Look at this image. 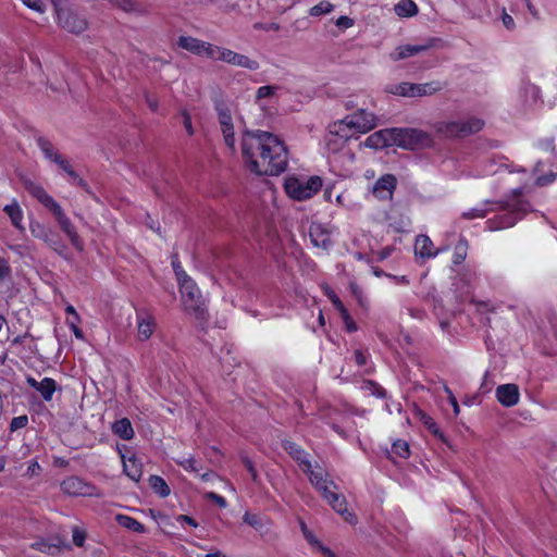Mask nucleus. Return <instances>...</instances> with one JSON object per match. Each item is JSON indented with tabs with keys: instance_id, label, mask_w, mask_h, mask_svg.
<instances>
[{
	"instance_id": "obj_30",
	"label": "nucleus",
	"mask_w": 557,
	"mask_h": 557,
	"mask_svg": "<svg viewBox=\"0 0 557 557\" xmlns=\"http://www.w3.org/2000/svg\"><path fill=\"white\" fill-rule=\"evenodd\" d=\"M115 520L121 527H124L133 532L145 533V531H146V528L143 523H140L138 520H136L129 516L117 515L115 517Z\"/></svg>"
},
{
	"instance_id": "obj_64",
	"label": "nucleus",
	"mask_w": 557,
	"mask_h": 557,
	"mask_svg": "<svg viewBox=\"0 0 557 557\" xmlns=\"http://www.w3.org/2000/svg\"><path fill=\"white\" fill-rule=\"evenodd\" d=\"M524 2H525V5H527L528 11L530 12V14H531L534 18L539 20V18H540V13H539V11L535 9V7L532 4L531 0H524Z\"/></svg>"
},
{
	"instance_id": "obj_29",
	"label": "nucleus",
	"mask_w": 557,
	"mask_h": 557,
	"mask_svg": "<svg viewBox=\"0 0 557 557\" xmlns=\"http://www.w3.org/2000/svg\"><path fill=\"white\" fill-rule=\"evenodd\" d=\"M36 391L40 393L41 397L46 401H50L52 399L53 393L57 391V382L51 377H44Z\"/></svg>"
},
{
	"instance_id": "obj_23",
	"label": "nucleus",
	"mask_w": 557,
	"mask_h": 557,
	"mask_svg": "<svg viewBox=\"0 0 557 557\" xmlns=\"http://www.w3.org/2000/svg\"><path fill=\"white\" fill-rule=\"evenodd\" d=\"M36 237L41 238L50 248H52L60 256L65 255V244L57 234L52 233L51 231H47L46 228L40 227V233L36 234Z\"/></svg>"
},
{
	"instance_id": "obj_33",
	"label": "nucleus",
	"mask_w": 557,
	"mask_h": 557,
	"mask_svg": "<svg viewBox=\"0 0 557 557\" xmlns=\"http://www.w3.org/2000/svg\"><path fill=\"white\" fill-rule=\"evenodd\" d=\"M37 145L45 154V157L51 160L52 162H55V157H61V154L54 150L52 143L46 137H38Z\"/></svg>"
},
{
	"instance_id": "obj_27",
	"label": "nucleus",
	"mask_w": 557,
	"mask_h": 557,
	"mask_svg": "<svg viewBox=\"0 0 557 557\" xmlns=\"http://www.w3.org/2000/svg\"><path fill=\"white\" fill-rule=\"evenodd\" d=\"M329 298L332 301V304L334 305V307L339 311V313L345 322L347 331L349 333L357 331V325H356L355 321L352 320L348 310L346 309L344 304L341 301V299L337 297V295L332 293L329 295Z\"/></svg>"
},
{
	"instance_id": "obj_26",
	"label": "nucleus",
	"mask_w": 557,
	"mask_h": 557,
	"mask_svg": "<svg viewBox=\"0 0 557 557\" xmlns=\"http://www.w3.org/2000/svg\"><path fill=\"white\" fill-rule=\"evenodd\" d=\"M122 459L124 473L133 481L138 482L143 473L141 462L135 456H132L128 459H125L124 456H122Z\"/></svg>"
},
{
	"instance_id": "obj_49",
	"label": "nucleus",
	"mask_w": 557,
	"mask_h": 557,
	"mask_svg": "<svg viewBox=\"0 0 557 557\" xmlns=\"http://www.w3.org/2000/svg\"><path fill=\"white\" fill-rule=\"evenodd\" d=\"M23 3L32 10H35L39 13L45 11V4L41 0H22Z\"/></svg>"
},
{
	"instance_id": "obj_43",
	"label": "nucleus",
	"mask_w": 557,
	"mask_h": 557,
	"mask_svg": "<svg viewBox=\"0 0 557 557\" xmlns=\"http://www.w3.org/2000/svg\"><path fill=\"white\" fill-rule=\"evenodd\" d=\"M242 459V462L243 465L245 466V468L247 469V471L249 472L251 479L253 482H258V472H257V469L253 465V462L250 460V458L248 456H242L240 457Z\"/></svg>"
},
{
	"instance_id": "obj_6",
	"label": "nucleus",
	"mask_w": 557,
	"mask_h": 557,
	"mask_svg": "<svg viewBox=\"0 0 557 557\" xmlns=\"http://www.w3.org/2000/svg\"><path fill=\"white\" fill-rule=\"evenodd\" d=\"M57 17L59 25L73 34H82L87 29L88 23L86 18L78 14V12L70 4L62 2H54Z\"/></svg>"
},
{
	"instance_id": "obj_11",
	"label": "nucleus",
	"mask_w": 557,
	"mask_h": 557,
	"mask_svg": "<svg viewBox=\"0 0 557 557\" xmlns=\"http://www.w3.org/2000/svg\"><path fill=\"white\" fill-rule=\"evenodd\" d=\"M213 59L222 60L228 64L237 65L250 71H257L259 69V63L256 60H251L247 55L225 48L218 47V51H215V58Z\"/></svg>"
},
{
	"instance_id": "obj_47",
	"label": "nucleus",
	"mask_w": 557,
	"mask_h": 557,
	"mask_svg": "<svg viewBox=\"0 0 557 557\" xmlns=\"http://www.w3.org/2000/svg\"><path fill=\"white\" fill-rule=\"evenodd\" d=\"M172 265H173V270L175 272L177 282H181L183 278L189 277L186 274V272L183 270V268L181 267V263H180L176 255L173 256V258H172Z\"/></svg>"
},
{
	"instance_id": "obj_15",
	"label": "nucleus",
	"mask_w": 557,
	"mask_h": 557,
	"mask_svg": "<svg viewBox=\"0 0 557 557\" xmlns=\"http://www.w3.org/2000/svg\"><path fill=\"white\" fill-rule=\"evenodd\" d=\"M396 177L393 174H385L380 177L373 186V195L381 200L391 199L396 188Z\"/></svg>"
},
{
	"instance_id": "obj_54",
	"label": "nucleus",
	"mask_w": 557,
	"mask_h": 557,
	"mask_svg": "<svg viewBox=\"0 0 557 557\" xmlns=\"http://www.w3.org/2000/svg\"><path fill=\"white\" fill-rule=\"evenodd\" d=\"M33 547L40 552H44V553H51V548H57V545H51L45 541H40V542L34 543Z\"/></svg>"
},
{
	"instance_id": "obj_14",
	"label": "nucleus",
	"mask_w": 557,
	"mask_h": 557,
	"mask_svg": "<svg viewBox=\"0 0 557 557\" xmlns=\"http://www.w3.org/2000/svg\"><path fill=\"white\" fill-rule=\"evenodd\" d=\"M216 110L225 144L232 150H235L234 126L232 122L231 112L226 107L222 104L219 106Z\"/></svg>"
},
{
	"instance_id": "obj_9",
	"label": "nucleus",
	"mask_w": 557,
	"mask_h": 557,
	"mask_svg": "<svg viewBox=\"0 0 557 557\" xmlns=\"http://www.w3.org/2000/svg\"><path fill=\"white\" fill-rule=\"evenodd\" d=\"M177 45L182 49H185L197 55H206L210 59L215 58V51H218L216 46L190 36H181L178 38Z\"/></svg>"
},
{
	"instance_id": "obj_20",
	"label": "nucleus",
	"mask_w": 557,
	"mask_h": 557,
	"mask_svg": "<svg viewBox=\"0 0 557 557\" xmlns=\"http://www.w3.org/2000/svg\"><path fill=\"white\" fill-rule=\"evenodd\" d=\"M364 145L373 149H383L392 145V128L380 129L371 134Z\"/></svg>"
},
{
	"instance_id": "obj_3",
	"label": "nucleus",
	"mask_w": 557,
	"mask_h": 557,
	"mask_svg": "<svg viewBox=\"0 0 557 557\" xmlns=\"http://www.w3.org/2000/svg\"><path fill=\"white\" fill-rule=\"evenodd\" d=\"M433 138L422 129L392 127V145L406 150H419L433 146Z\"/></svg>"
},
{
	"instance_id": "obj_60",
	"label": "nucleus",
	"mask_w": 557,
	"mask_h": 557,
	"mask_svg": "<svg viewBox=\"0 0 557 557\" xmlns=\"http://www.w3.org/2000/svg\"><path fill=\"white\" fill-rule=\"evenodd\" d=\"M183 116H184L183 124H184V127H185L186 132L189 135H193L194 134V129H193V124H191L190 115L187 112H184Z\"/></svg>"
},
{
	"instance_id": "obj_59",
	"label": "nucleus",
	"mask_w": 557,
	"mask_h": 557,
	"mask_svg": "<svg viewBox=\"0 0 557 557\" xmlns=\"http://www.w3.org/2000/svg\"><path fill=\"white\" fill-rule=\"evenodd\" d=\"M424 424L428 426V429L435 435L440 434L442 436V434L440 433L438 431V428L436 425V423L432 420V418L430 417H424Z\"/></svg>"
},
{
	"instance_id": "obj_18",
	"label": "nucleus",
	"mask_w": 557,
	"mask_h": 557,
	"mask_svg": "<svg viewBox=\"0 0 557 557\" xmlns=\"http://www.w3.org/2000/svg\"><path fill=\"white\" fill-rule=\"evenodd\" d=\"M282 447L288 455L302 467L304 472H308L312 468L310 461L307 459L306 451L296 443L292 441H283Z\"/></svg>"
},
{
	"instance_id": "obj_45",
	"label": "nucleus",
	"mask_w": 557,
	"mask_h": 557,
	"mask_svg": "<svg viewBox=\"0 0 557 557\" xmlns=\"http://www.w3.org/2000/svg\"><path fill=\"white\" fill-rule=\"evenodd\" d=\"M178 463L185 470L193 471V472H198L201 469V466H199L198 461L194 457H189L187 459L178 461Z\"/></svg>"
},
{
	"instance_id": "obj_61",
	"label": "nucleus",
	"mask_w": 557,
	"mask_h": 557,
	"mask_svg": "<svg viewBox=\"0 0 557 557\" xmlns=\"http://www.w3.org/2000/svg\"><path fill=\"white\" fill-rule=\"evenodd\" d=\"M176 520L178 522H186L187 524H189L190 527H194V528L198 527L197 521L187 515H180V516H177Z\"/></svg>"
},
{
	"instance_id": "obj_7",
	"label": "nucleus",
	"mask_w": 557,
	"mask_h": 557,
	"mask_svg": "<svg viewBox=\"0 0 557 557\" xmlns=\"http://www.w3.org/2000/svg\"><path fill=\"white\" fill-rule=\"evenodd\" d=\"M322 187L319 176H311L306 182L298 178H288L285 183L286 193L296 200H306L317 194Z\"/></svg>"
},
{
	"instance_id": "obj_56",
	"label": "nucleus",
	"mask_w": 557,
	"mask_h": 557,
	"mask_svg": "<svg viewBox=\"0 0 557 557\" xmlns=\"http://www.w3.org/2000/svg\"><path fill=\"white\" fill-rule=\"evenodd\" d=\"M66 174L73 170L72 165L70 164V162L63 157H55V162Z\"/></svg>"
},
{
	"instance_id": "obj_17",
	"label": "nucleus",
	"mask_w": 557,
	"mask_h": 557,
	"mask_svg": "<svg viewBox=\"0 0 557 557\" xmlns=\"http://www.w3.org/2000/svg\"><path fill=\"white\" fill-rule=\"evenodd\" d=\"M311 243L322 249H329L332 246V239L327 230L320 223H312L309 228Z\"/></svg>"
},
{
	"instance_id": "obj_37",
	"label": "nucleus",
	"mask_w": 557,
	"mask_h": 557,
	"mask_svg": "<svg viewBox=\"0 0 557 557\" xmlns=\"http://www.w3.org/2000/svg\"><path fill=\"white\" fill-rule=\"evenodd\" d=\"M468 242L465 238H460L455 246L454 260L455 264H460L467 257Z\"/></svg>"
},
{
	"instance_id": "obj_48",
	"label": "nucleus",
	"mask_w": 557,
	"mask_h": 557,
	"mask_svg": "<svg viewBox=\"0 0 557 557\" xmlns=\"http://www.w3.org/2000/svg\"><path fill=\"white\" fill-rule=\"evenodd\" d=\"M488 212V209H471L470 211H467L462 213V216L465 219H475V218H484Z\"/></svg>"
},
{
	"instance_id": "obj_38",
	"label": "nucleus",
	"mask_w": 557,
	"mask_h": 557,
	"mask_svg": "<svg viewBox=\"0 0 557 557\" xmlns=\"http://www.w3.org/2000/svg\"><path fill=\"white\" fill-rule=\"evenodd\" d=\"M386 91L401 96V97H411V89H410V83L409 82H403L400 84L391 85L386 88Z\"/></svg>"
},
{
	"instance_id": "obj_31",
	"label": "nucleus",
	"mask_w": 557,
	"mask_h": 557,
	"mask_svg": "<svg viewBox=\"0 0 557 557\" xmlns=\"http://www.w3.org/2000/svg\"><path fill=\"white\" fill-rule=\"evenodd\" d=\"M395 12L398 16L410 17L418 13V7L412 0H401L395 5Z\"/></svg>"
},
{
	"instance_id": "obj_41",
	"label": "nucleus",
	"mask_w": 557,
	"mask_h": 557,
	"mask_svg": "<svg viewBox=\"0 0 557 557\" xmlns=\"http://www.w3.org/2000/svg\"><path fill=\"white\" fill-rule=\"evenodd\" d=\"M243 520L245 523L249 524L250 527L255 528L256 530L262 528V520L259 515L251 513V512H245Z\"/></svg>"
},
{
	"instance_id": "obj_46",
	"label": "nucleus",
	"mask_w": 557,
	"mask_h": 557,
	"mask_svg": "<svg viewBox=\"0 0 557 557\" xmlns=\"http://www.w3.org/2000/svg\"><path fill=\"white\" fill-rule=\"evenodd\" d=\"M277 90L276 86H261L257 90V99L270 98Z\"/></svg>"
},
{
	"instance_id": "obj_24",
	"label": "nucleus",
	"mask_w": 557,
	"mask_h": 557,
	"mask_svg": "<svg viewBox=\"0 0 557 557\" xmlns=\"http://www.w3.org/2000/svg\"><path fill=\"white\" fill-rule=\"evenodd\" d=\"M444 88L440 82H429L424 84L410 83L411 97L431 96Z\"/></svg>"
},
{
	"instance_id": "obj_4",
	"label": "nucleus",
	"mask_w": 557,
	"mask_h": 557,
	"mask_svg": "<svg viewBox=\"0 0 557 557\" xmlns=\"http://www.w3.org/2000/svg\"><path fill=\"white\" fill-rule=\"evenodd\" d=\"M178 285L184 310L193 314L197 320H205L207 308L196 283L190 277H187L178 282Z\"/></svg>"
},
{
	"instance_id": "obj_2",
	"label": "nucleus",
	"mask_w": 557,
	"mask_h": 557,
	"mask_svg": "<svg viewBox=\"0 0 557 557\" xmlns=\"http://www.w3.org/2000/svg\"><path fill=\"white\" fill-rule=\"evenodd\" d=\"M375 126V115L364 110H359L335 123L334 131H331V133H335L342 138H349L354 133H368Z\"/></svg>"
},
{
	"instance_id": "obj_55",
	"label": "nucleus",
	"mask_w": 557,
	"mask_h": 557,
	"mask_svg": "<svg viewBox=\"0 0 557 557\" xmlns=\"http://www.w3.org/2000/svg\"><path fill=\"white\" fill-rule=\"evenodd\" d=\"M335 24L339 28H349L354 25V20L348 16H341L336 20Z\"/></svg>"
},
{
	"instance_id": "obj_36",
	"label": "nucleus",
	"mask_w": 557,
	"mask_h": 557,
	"mask_svg": "<svg viewBox=\"0 0 557 557\" xmlns=\"http://www.w3.org/2000/svg\"><path fill=\"white\" fill-rule=\"evenodd\" d=\"M307 473H309V480L317 490L326 483L334 484L332 481L327 480V473L322 469L312 470L310 468Z\"/></svg>"
},
{
	"instance_id": "obj_16",
	"label": "nucleus",
	"mask_w": 557,
	"mask_h": 557,
	"mask_svg": "<svg viewBox=\"0 0 557 557\" xmlns=\"http://www.w3.org/2000/svg\"><path fill=\"white\" fill-rule=\"evenodd\" d=\"M497 400L505 407H512L519 401V388L516 384H503L496 388Z\"/></svg>"
},
{
	"instance_id": "obj_10",
	"label": "nucleus",
	"mask_w": 557,
	"mask_h": 557,
	"mask_svg": "<svg viewBox=\"0 0 557 557\" xmlns=\"http://www.w3.org/2000/svg\"><path fill=\"white\" fill-rule=\"evenodd\" d=\"M55 218L61 230L66 234L71 244L79 251L84 248V243L76 232L75 226L72 224L70 219L65 215L63 209L58 205L53 210L50 211Z\"/></svg>"
},
{
	"instance_id": "obj_28",
	"label": "nucleus",
	"mask_w": 557,
	"mask_h": 557,
	"mask_svg": "<svg viewBox=\"0 0 557 557\" xmlns=\"http://www.w3.org/2000/svg\"><path fill=\"white\" fill-rule=\"evenodd\" d=\"M112 432L124 441H129L134 436V429L127 418L116 420L112 425Z\"/></svg>"
},
{
	"instance_id": "obj_63",
	"label": "nucleus",
	"mask_w": 557,
	"mask_h": 557,
	"mask_svg": "<svg viewBox=\"0 0 557 557\" xmlns=\"http://www.w3.org/2000/svg\"><path fill=\"white\" fill-rule=\"evenodd\" d=\"M354 357H355V361L358 366H364L367 363V357L364 356V354L361 351V350H356L355 354H354Z\"/></svg>"
},
{
	"instance_id": "obj_39",
	"label": "nucleus",
	"mask_w": 557,
	"mask_h": 557,
	"mask_svg": "<svg viewBox=\"0 0 557 557\" xmlns=\"http://www.w3.org/2000/svg\"><path fill=\"white\" fill-rule=\"evenodd\" d=\"M392 450L400 458H408L410 455L409 445L406 441L397 440L393 443Z\"/></svg>"
},
{
	"instance_id": "obj_53",
	"label": "nucleus",
	"mask_w": 557,
	"mask_h": 557,
	"mask_svg": "<svg viewBox=\"0 0 557 557\" xmlns=\"http://www.w3.org/2000/svg\"><path fill=\"white\" fill-rule=\"evenodd\" d=\"M207 497L209 499L213 500L219 507H221V508L226 507V500L223 496H221L216 493L210 492L207 494Z\"/></svg>"
},
{
	"instance_id": "obj_22",
	"label": "nucleus",
	"mask_w": 557,
	"mask_h": 557,
	"mask_svg": "<svg viewBox=\"0 0 557 557\" xmlns=\"http://www.w3.org/2000/svg\"><path fill=\"white\" fill-rule=\"evenodd\" d=\"M137 324H138V338L140 341H147L153 333L156 322L154 318L148 314L147 312L137 313Z\"/></svg>"
},
{
	"instance_id": "obj_34",
	"label": "nucleus",
	"mask_w": 557,
	"mask_h": 557,
	"mask_svg": "<svg viewBox=\"0 0 557 557\" xmlns=\"http://www.w3.org/2000/svg\"><path fill=\"white\" fill-rule=\"evenodd\" d=\"M3 210L9 215L12 224L15 227H21L22 210L18 203L14 200L12 203L7 205Z\"/></svg>"
},
{
	"instance_id": "obj_62",
	"label": "nucleus",
	"mask_w": 557,
	"mask_h": 557,
	"mask_svg": "<svg viewBox=\"0 0 557 557\" xmlns=\"http://www.w3.org/2000/svg\"><path fill=\"white\" fill-rule=\"evenodd\" d=\"M446 392L448 393L449 403L453 406L454 413L457 416L460 411L458 401L450 389L446 388Z\"/></svg>"
},
{
	"instance_id": "obj_13",
	"label": "nucleus",
	"mask_w": 557,
	"mask_h": 557,
	"mask_svg": "<svg viewBox=\"0 0 557 557\" xmlns=\"http://www.w3.org/2000/svg\"><path fill=\"white\" fill-rule=\"evenodd\" d=\"M61 488L64 493L72 496H91L95 486L86 483L78 476H69L61 483Z\"/></svg>"
},
{
	"instance_id": "obj_52",
	"label": "nucleus",
	"mask_w": 557,
	"mask_h": 557,
	"mask_svg": "<svg viewBox=\"0 0 557 557\" xmlns=\"http://www.w3.org/2000/svg\"><path fill=\"white\" fill-rule=\"evenodd\" d=\"M253 27L256 29H263L265 32H270V30L277 32L281 28L280 24H277V23H269V24L256 23L253 25Z\"/></svg>"
},
{
	"instance_id": "obj_57",
	"label": "nucleus",
	"mask_w": 557,
	"mask_h": 557,
	"mask_svg": "<svg viewBox=\"0 0 557 557\" xmlns=\"http://www.w3.org/2000/svg\"><path fill=\"white\" fill-rule=\"evenodd\" d=\"M502 21L507 29L512 30L515 28V21L512 16L506 13L505 11L503 12Z\"/></svg>"
},
{
	"instance_id": "obj_44",
	"label": "nucleus",
	"mask_w": 557,
	"mask_h": 557,
	"mask_svg": "<svg viewBox=\"0 0 557 557\" xmlns=\"http://www.w3.org/2000/svg\"><path fill=\"white\" fill-rule=\"evenodd\" d=\"M28 424V417L26 414L14 417L10 423V430L12 432L23 429Z\"/></svg>"
},
{
	"instance_id": "obj_21",
	"label": "nucleus",
	"mask_w": 557,
	"mask_h": 557,
	"mask_svg": "<svg viewBox=\"0 0 557 557\" xmlns=\"http://www.w3.org/2000/svg\"><path fill=\"white\" fill-rule=\"evenodd\" d=\"M327 503L332 506V508L342 515L345 520L349 523H355L357 518L354 513L349 512L347 509V503L344 495L335 493L330 495Z\"/></svg>"
},
{
	"instance_id": "obj_51",
	"label": "nucleus",
	"mask_w": 557,
	"mask_h": 557,
	"mask_svg": "<svg viewBox=\"0 0 557 557\" xmlns=\"http://www.w3.org/2000/svg\"><path fill=\"white\" fill-rule=\"evenodd\" d=\"M86 534L78 529L73 530V542L76 546L82 547L84 545Z\"/></svg>"
},
{
	"instance_id": "obj_40",
	"label": "nucleus",
	"mask_w": 557,
	"mask_h": 557,
	"mask_svg": "<svg viewBox=\"0 0 557 557\" xmlns=\"http://www.w3.org/2000/svg\"><path fill=\"white\" fill-rule=\"evenodd\" d=\"M334 9V5L329 2V1H322L315 5H313L309 13L311 16H320V15H323V14H327L330 12H332Z\"/></svg>"
},
{
	"instance_id": "obj_1",
	"label": "nucleus",
	"mask_w": 557,
	"mask_h": 557,
	"mask_svg": "<svg viewBox=\"0 0 557 557\" xmlns=\"http://www.w3.org/2000/svg\"><path fill=\"white\" fill-rule=\"evenodd\" d=\"M242 154L247 168L257 175H280L287 169V148L270 132L244 131Z\"/></svg>"
},
{
	"instance_id": "obj_42",
	"label": "nucleus",
	"mask_w": 557,
	"mask_h": 557,
	"mask_svg": "<svg viewBox=\"0 0 557 557\" xmlns=\"http://www.w3.org/2000/svg\"><path fill=\"white\" fill-rule=\"evenodd\" d=\"M11 278V268L7 259L0 257V284Z\"/></svg>"
},
{
	"instance_id": "obj_19",
	"label": "nucleus",
	"mask_w": 557,
	"mask_h": 557,
	"mask_svg": "<svg viewBox=\"0 0 557 557\" xmlns=\"http://www.w3.org/2000/svg\"><path fill=\"white\" fill-rule=\"evenodd\" d=\"M432 47V42L423 44V45H405L398 46L394 52L391 53V58L394 61L404 60L413 55H417L423 51H426Z\"/></svg>"
},
{
	"instance_id": "obj_58",
	"label": "nucleus",
	"mask_w": 557,
	"mask_h": 557,
	"mask_svg": "<svg viewBox=\"0 0 557 557\" xmlns=\"http://www.w3.org/2000/svg\"><path fill=\"white\" fill-rule=\"evenodd\" d=\"M145 98H146V102H147L148 107L150 108V110L156 112L159 107L158 99L149 94H146Z\"/></svg>"
},
{
	"instance_id": "obj_35",
	"label": "nucleus",
	"mask_w": 557,
	"mask_h": 557,
	"mask_svg": "<svg viewBox=\"0 0 557 557\" xmlns=\"http://www.w3.org/2000/svg\"><path fill=\"white\" fill-rule=\"evenodd\" d=\"M542 168H543L542 162H537L534 166V174H537L535 184L541 187L553 183L557 176V173H555L553 171H550L548 174H544V175L540 174L543 170Z\"/></svg>"
},
{
	"instance_id": "obj_25",
	"label": "nucleus",
	"mask_w": 557,
	"mask_h": 557,
	"mask_svg": "<svg viewBox=\"0 0 557 557\" xmlns=\"http://www.w3.org/2000/svg\"><path fill=\"white\" fill-rule=\"evenodd\" d=\"M437 250H433V243L426 235H419L416 238L414 253L421 258H432L437 255Z\"/></svg>"
},
{
	"instance_id": "obj_12",
	"label": "nucleus",
	"mask_w": 557,
	"mask_h": 557,
	"mask_svg": "<svg viewBox=\"0 0 557 557\" xmlns=\"http://www.w3.org/2000/svg\"><path fill=\"white\" fill-rule=\"evenodd\" d=\"M21 183L23 187L49 211L53 210V208L59 205L50 195H48L42 186L34 183L30 178L22 175Z\"/></svg>"
},
{
	"instance_id": "obj_50",
	"label": "nucleus",
	"mask_w": 557,
	"mask_h": 557,
	"mask_svg": "<svg viewBox=\"0 0 557 557\" xmlns=\"http://www.w3.org/2000/svg\"><path fill=\"white\" fill-rule=\"evenodd\" d=\"M495 382L493 381V379L491 377L490 373L486 372L484 374V377H483V382L481 384V387L480 389L483 392V393H488L492 387L494 386Z\"/></svg>"
},
{
	"instance_id": "obj_5",
	"label": "nucleus",
	"mask_w": 557,
	"mask_h": 557,
	"mask_svg": "<svg viewBox=\"0 0 557 557\" xmlns=\"http://www.w3.org/2000/svg\"><path fill=\"white\" fill-rule=\"evenodd\" d=\"M484 121L478 117H469L463 121L438 122L435 129L438 135L445 138L466 137L480 132Z\"/></svg>"
},
{
	"instance_id": "obj_8",
	"label": "nucleus",
	"mask_w": 557,
	"mask_h": 557,
	"mask_svg": "<svg viewBox=\"0 0 557 557\" xmlns=\"http://www.w3.org/2000/svg\"><path fill=\"white\" fill-rule=\"evenodd\" d=\"M506 212L494 219L487 220L486 224L490 231H498L513 226L525 213V209L520 203L518 207L506 206Z\"/></svg>"
},
{
	"instance_id": "obj_32",
	"label": "nucleus",
	"mask_w": 557,
	"mask_h": 557,
	"mask_svg": "<svg viewBox=\"0 0 557 557\" xmlns=\"http://www.w3.org/2000/svg\"><path fill=\"white\" fill-rule=\"evenodd\" d=\"M149 485L161 497H166L171 493L168 483L159 475H150Z\"/></svg>"
}]
</instances>
